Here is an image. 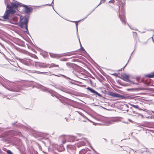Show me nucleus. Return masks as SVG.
Instances as JSON below:
<instances>
[{
	"label": "nucleus",
	"instance_id": "obj_33",
	"mask_svg": "<svg viewBox=\"0 0 154 154\" xmlns=\"http://www.w3.org/2000/svg\"><path fill=\"white\" fill-rule=\"evenodd\" d=\"M47 5H48L50 6H51V4H47Z\"/></svg>",
	"mask_w": 154,
	"mask_h": 154
},
{
	"label": "nucleus",
	"instance_id": "obj_14",
	"mask_svg": "<svg viewBox=\"0 0 154 154\" xmlns=\"http://www.w3.org/2000/svg\"><path fill=\"white\" fill-rule=\"evenodd\" d=\"M119 121V119L117 118H115L109 121V124L108 125L113 123L114 122H117Z\"/></svg>",
	"mask_w": 154,
	"mask_h": 154
},
{
	"label": "nucleus",
	"instance_id": "obj_37",
	"mask_svg": "<svg viewBox=\"0 0 154 154\" xmlns=\"http://www.w3.org/2000/svg\"><path fill=\"white\" fill-rule=\"evenodd\" d=\"M152 40L154 42L153 39V38H152Z\"/></svg>",
	"mask_w": 154,
	"mask_h": 154
},
{
	"label": "nucleus",
	"instance_id": "obj_8",
	"mask_svg": "<svg viewBox=\"0 0 154 154\" xmlns=\"http://www.w3.org/2000/svg\"><path fill=\"white\" fill-rule=\"evenodd\" d=\"M87 89L91 93L95 94L96 95H98L99 97H102L101 95L100 94L98 93L92 88L90 87H88L87 88Z\"/></svg>",
	"mask_w": 154,
	"mask_h": 154
},
{
	"label": "nucleus",
	"instance_id": "obj_32",
	"mask_svg": "<svg viewBox=\"0 0 154 154\" xmlns=\"http://www.w3.org/2000/svg\"><path fill=\"white\" fill-rule=\"evenodd\" d=\"M127 64H126V65L123 67V69H124V68H125V66H126V65ZM123 68H122L121 69V70H122V69Z\"/></svg>",
	"mask_w": 154,
	"mask_h": 154
},
{
	"label": "nucleus",
	"instance_id": "obj_31",
	"mask_svg": "<svg viewBox=\"0 0 154 154\" xmlns=\"http://www.w3.org/2000/svg\"><path fill=\"white\" fill-rule=\"evenodd\" d=\"M132 89H127V91H130V90H132Z\"/></svg>",
	"mask_w": 154,
	"mask_h": 154
},
{
	"label": "nucleus",
	"instance_id": "obj_2",
	"mask_svg": "<svg viewBox=\"0 0 154 154\" xmlns=\"http://www.w3.org/2000/svg\"><path fill=\"white\" fill-rule=\"evenodd\" d=\"M28 21V19L27 17H20V23L19 26L22 28V30L25 33H28L27 23Z\"/></svg>",
	"mask_w": 154,
	"mask_h": 154
},
{
	"label": "nucleus",
	"instance_id": "obj_28",
	"mask_svg": "<svg viewBox=\"0 0 154 154\" xmlns=\"http://www.w3.org/2000/svg\"><path fill=\"white\" fill-rule=\"evenodd\" d=\"M140 116L141 117H142V118H143V116L142 115H141V114H139L138 115V116Z\"/></svg>",
	"mask_w": 154,
	"mask_h": 154
},
{
	"label": "nucleus",
	"instance_id": "obj_18",
	"mask_svg": "<svg viewBox=\"0 0 154 154\" xmlns=\"http://www.w3.org/2000/svg\"><path fill=\"white\" fill-rule=\"evenodd\" d=\"M59 67V66L57 65L54 64L53 63H51L50 66L49 67V68H51L52 67Z\"/></svg>",
	"mask_w": 154,
	"mask_h": 154
},
{
	"label": "nucleus",
	"instance_id": "obj_16",
	"mask_svg": "<svg viewBox=\"0 0 154 154\" xmlns=\"http://www.w3.org/2000/svg\"><path fill=\"white\" fill-rule=\"evenodd\" d=\"M86 149H83L79 152V154H85L87 152Z\"/></svg>",
	"mask_w": 154,
	"mask_h": 154
},
{
	"label": "nucleus",
	"instance_id": "obj_35",
	"mask_svg": "<svg viewBox=\"0 0 154 154\" xmlns=\"http://www.w3.org/2000/svg\"><path fill=\"white\" fill-rule=\"evenodd\" d=\"M79 42L80 43V45H81V43H80V40H79Z\"/></svg>",
	"mask_w": 154,
	"mask_h": 154
},
{
	"label": "nucleus",
	"instance_id": "obj_26",
	"mask_svg": "<svg viewBox=\"0 0 154 154\" xmlns=\"http://www.w3.org/2000/svg\"><path fill=\"white\" fill-rule=\"evenodd\" d=\"M80 50L82 51H85V50L84 49V48H82V47H81V48L80 49Z\"/></svg>",
	"mask_w": 154,
	"mask_h": 154
},
{
	"label": "nucleus",
	"instance_id": "obj_13",
	"mask_svg": "<svg viewBox=\"0 0 154 154\" xmlns=\"http://www.w3.org/2000/svg\"><path fill=\"white\" fill-rule=\"evenodd\" d=\"M22 6L25 7V10L26 13H30L32 10V9L31 8H28L27 6L24 5L23 4Z\"/></svg>",
	"mask_w": 154,
	"mask_h": 154
},
{
	"label": "nucleus",
	"instance_id": "obj_36",
	"mask_svg": "<svg viewBox=\"0 0 154 154\" xmlns=\"http://www.w3.org/2000/svg\"><path fill=\"white\" fill-rule=\"evenodd\" d=\"M2 152L1 150L0 149V153H1Z\"/></svg>",
	"mask_w": 154,
	"mask_h": 154
},
{
	"label": "nucleus",
	"instance_id": "obj_4",
	"mask_svg": "<svg viewBox=\"0 0 154 154\" xmlns=\"http://www.w3.org/2000/svg\"><path fill=\"white\" fill-rule=\"evenodd\" d=\"M120 78L125 81L129 82L131 84H135L136 85L138 84V82L137 83H134L130 80H129V75L123 73L122 74Z\"/></svg>",
	"mask_w": 154,
	"mask_h": 154
},
{
	"label": "nucleus",
	"instance_id": "obj_1",
	"mask_svg": "<svg viewBox=\"0 0 154 154\" xmlns=\"http://www.w3.org/2000/svg\"><path fill=\"white\" fill-rule=\"evenodd\" d=\"M9 1V0H5V4L7 5V8L8 9L6 10L4 15L2 17L4 20L8 19L10 16H11L16 12L15 11L14 9H11V6L8 5Z\"/></svg>",
	"mask_w": 154,
	"mask_h": 154
},
{
	"label": "nucleus",
	"instance_id": "obj_27",
	"mask_svg": "<svg viewBox=\"0 0 154 154\" xmlns=\"http://www.w3.org/2000/svg\"><path fill=\"white\" fill-rule=\"evenodd\" d=\"M114 2V1L113 0H111V1H109V3H113Z\"/></svg>",
	"mask_w": 154,
	"mask_h": 154
},
{
	"label": "nucleus",
	"instance_id": "obj_34",
	"mask_svg": "<svg viewBox=\"0 0 154 154\" xmlns=\"http://www.w3.org/2000/svg\"><path fill=\"white\" fill-rule=\"evenodd\" d=\"M14 91H19L18 90H14Z\"/></svg>",
	"mask_w": 154,
	"mask_h": 154
},
{
	"label": "nucleus",
	"instance_id": "obj_19",
	"mask_svg": "<svg viewBox=\"0 0 154 154\" xmlns=\"http://www.w3.org/2000/svg\"><path fill=\"white\" fill-rule=\"evenodd\" d=\"M85 144V143L84 141H81L79 143V146H84Z\"/></svg>",
	"mask_w": 154,
	"mask_h": 154
},
{
	"label": "nucleus",
	"instance_id": "obj_23",
	"mask_svg": "<svg viewBox=\"0 0 154 154\" xmlns=\"http://www.w3.org/2000/svg\"><path fill=\"white\" fill-rule=\"evenodd\" d=\"M50 56L52 57H55L57 56L56 55L54 54H50Z\"/></svg>",
	"mask_w": 154,
	"mask_h": 154
},
{
	"label": "nucleus",
	"instance_id": "obj_5",
	"mask_svg": "<svg viewBox=\"0 0 154 154\" xmlns=\"http://www.w3.org/2000/svg\"><path fill=\"white\" fill-rule=\"evenodd\" d=\"M11 8L14 9V8H16L18 7H20L22 6L23 4L16 1L12 2L11 3Z\"/></svg>",
	"mask_w": 154,
	"mask_h": 154
},
{
	"label": "nucleus",
	"instance_id": "obj_25",
	"mask_svg": "<svg viewBox=\"0 0 154 154\" xmlns=\"http://www.w3.org/2000/svg\"><path fill=\"white\" fill-rule=\"evenodd\" d=\"M71 64V63H66V65L68 66H70V65Z\"/></svg>",
	"mask_w": 154,
	"mask_h": 154
},
{
	"label": "nucleus",
	"instance_id": "obj_9",
	"mask_svg": "<svg viewBox=\"0 0 154 154\" xmlns=\"http://www.w3.org/2000/svg\"><path fill=\"white\" fill-rule=\"evenodd\" d=\"M76 54L75 53V52L72 51L66 53L64 55H58L57 56L58 57H61L63 56H70Z\"/></svg>",
	"mask_w": 154,
	"mask_h": 154
},
{
	"label": "nucleus",
	"instance_id": "obj_12",
	"mask_svg": "<svg viewBox=\"0 0 154 154\" xmlns=\"http://www.w3.org/2000/svg\"><path fill=\"white\" fill-rule=\"evenodd\" d=\"M21 61L24 64L27 65H29L32 63V61L29 60H22Z\"/></svg>",
	"mask_w": 154,
	"mask_h": 154
},
{
	"label": "nucleus",
	"instance_id": "obj_29",
	"mask_svg": "<svg viewBox=\"0 0 154 154\" xmlns=\"http://www.w3.org/2000/svg\"><path fill=\"white\" fill-rule=\"evenodd\" d=\"M38 73H44L45 72H42L39 71H37V72Z\"/></svg>",
	"mask_w": 154,
	"mask_h": 154
},
{
	"label": "nucleus",
	"instance_id": "obj_10",
	"mask_svg": "<svg viewBox=\"0 0 154 154\" xmlns=\"http://www.w3.org/2000/svg\"><path fill=\"white\" fill-rule=\"evenodd\" d=\"M109 95L110 96H112L114 97H119L122 98L123 97V96L122 95L117 93H115L112 92H110L109 93Z\"/></svg>",
	"mask_w": 154,
	"mask_h": 154
},
{
	"label": "nucleus",
	"instance_id": "obj_38",
	"mask_svg": "<svg viewBox=\"0 0 154 154\" xmlns=\"http://www.w3.org/2000/svg\"><path fill=\"white\" fill-rule=\"evenodd\" d=\"M53 1H54V0H53V1H52V3H53Z\"/></svg>",
	"mask_w": 154,
	"mask_h": 154
},
{
	"label": "nucleus",
	"instance_id": "obj_22",
	"mask_svg": "<svg viewBox=\"0 0 154 154\" xmlns=\"http://www.w3.org/2000/svg\"><path fill=\"white\" fill-rule=\"evenodd\" d=\"M60 60V61H68V59L66 58H65L63 59H61Z\"/></svg>",
	"mask_w": 154,
	"mask_h": 154
},
{
	"label": "nucleus",
	"instance_id": "obj_39",
	"mask_svg": "<svg viewBox=\"0 0 154 154\" xmlns=\"http://www.w3.org/2000/svg\"><path fill=\"white\" fill-rule=\"evenodd\" d=\"M134 33H136L135 32H134Z\"/></svg>",
	"mask_w": 154,
	"mask_h": 154
},
{
	"label": "nucleus",
	"instance_id": "obj_17",
	"mask_svg": "<svg viewBox=\"0 0 154 154\" xmlns=\"http://www.w3.org/2000/svg\"><path fill=\"white\" fill-rule=\"evenodd\" d=\"M72 22L75 23L76 26V28L77 30V34L78 35V23L79 21H72Z\"/></svg>",
	"mask_w": 154,
	"mask_h": 154
},
{
	"label": "nucleus",
	"instance_id": "obj_11",
	"mask_svg": "<svg viewBox=\"0 0 154 154\" xmlns=\"http://www.w3.org/2000/svg\"><path fill=\"white\" fill-rule=\"evenodd\" d=\"M35 65L37 66H38L39 67L42 68H46L48 67V64L41 63L37 62L36 63Z\"/></svg>",
	"mask_w": 154,
	"mask_h": 154
},
{
	"label": "nucleus",
	"instance_id": "obj_21",
	"mask_svg": "<svg viewBox=\"0 0 154 154\" xmlns=\"http://www.w3.org/2000/svg\"><path fill=\"white\" fill-rule=\"evenodd\" d=\"M105 2V0H101L100 4L97 5V7L99 5H100L101 4L104 3Z\"/></svg>",
	"mask_w": 154,
	"mask_h": 154
},
{
	"label": "nucleus",
	"instance_id": "obj_20",
	"mask_svg": "<svg viewBox=\"0 0 154 154\" xmlns=\"http://www.w3.org/2000/svg\"><path fill=\"white\" fill-rule=\"evenodd\" d=\"M131 105L133 107L138 109V108L139 106L138 105H135L133 104H131Z\"/></svg>",
	"mask_w": 154,
	"mask_h": 154
},
{
	"label": "nucleus",
	"instance_id": "obj_7",
	"mask_svg": "<svg viewBox=\"0 0 154 154\" xmlns=\"http://www.w3.org/2000/svg\"><path fill=\"white\" fill-rule=\"evenodd\" d=\"M18 18L16 16H13L12 19L10 20V22L13 24H16L17 23Z\"/></svg>",
	"mask_w": 154,
	"mask_h": 154
},
{
	"label": "nucleus",
	"instance_id": "obj_30",
	"mask_svg": "<svg viewBox=\"0 0 154 154\" xmlns=\"http://www.w3.org/2000/svg\"><path fill=\"white\" fill-rule=\"evenodd\" d=\"M139 80H140V79H139V78H137L136 79V80H137V81H138V82Z\"/></svg>",
	"mask_w": 154,
	"mask_h": 154
},
{
	"label": "nucleus",
	"instance_id": "obj_24",
	"mask_svg": "<svg viewBox=\"0 0 154 154\" xmlns=\"http://www.w3.org/2000/svg\"><path fill=\"white\" fill-rule=\"evenodd\" d=\"M7 153L8 154H13L9 150H7Z\"/></svg>",
	"mask_w": 154,
	"mask_h": 154
},
{
	"label": "nucleus",
	"instance_id": "obj_6",
	"mask_svg": "<svg viewBox=\"0 0 154 154\" xmlns=\"http://www.w3.org/2000/svg\"><path fill=\"white\" fill-rule=\"evenodd\" d=\"M75 139L74 136H66L62 140V143L63 144L65 143L66 140L68 141H73Z\"/></svg>",
	"mask_w": 154,
	"mask_h": 154
},
{
	"label": "nucleus",
	"instance_id": "obj_15",
	"mask_svg": "<svg viewBox=\"0 0 154 154\" xmlns=\"http://www.w3.org/2000/svg\"><path fill=\"white\" fill-rule=\"evenodd\" d=\"M146 76L149 78H152L154 77V72H152L150 74H147Z\"/></svg>",
	"mask_w": 154,
	"mask_h": 154
},
{
	"label": "nucleus",
	"instance_id": "obj_3",
	"mask_svg": "<svg viewBox=\"0 0 154 154\" xmlns=\"http://www.w3.org/2000/svg\"><path fill=\"white\" fill-rule=\"evenodd\" d=\"M124 4L122 3L120 4L119 6V8L120 9L119 15L120 19L123 23H125V18L124 15Z\"/></svg>",
	"mask_w": 154,
	"mask_h": 154
}]
</instances>
